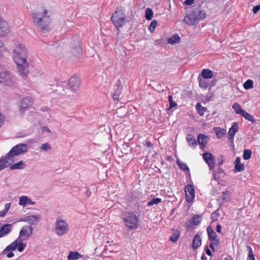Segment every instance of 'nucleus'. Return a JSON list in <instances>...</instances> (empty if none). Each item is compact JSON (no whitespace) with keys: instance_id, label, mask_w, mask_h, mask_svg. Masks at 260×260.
<instances>
[{"instance_id":"obj_1","label":"nucleus","mask_w":260,"mask_h":260,"mask_svg":"<svg viewBox=\"0 0 260 260\" xmlns=\"http://www.w3.org/2000/svg\"><path fill=\"white\" fill-rule=\"evenodd\" d=\"M27 51L23 44H19L13 49V58L17 64L20 75L25 76L28 73V64L26 61Z\"/></svg>"},{"instance_id":"obj_2","label":"nucleus","mask_w":260,"mask_h":260,"mask_svg":"<svg viewBox=\"0 0 260 260\" xmlns=\"http://www.w3.org/2000/svg\"><path fill=\"white\" fill-rule=\"evenodd\" d=\"M48 13L47 10H44L43 12H38L32 13L34 24L43 32L48 30V26L50 23L51 19L49 16L47 15Z\"/></svg>"},{"instance_id":"obj_3","label":"nucleus","mask_w":260,"mask_h":260,"mask_svg":"<svg viewBox=\"0 0 260 260\" xmlns=\"http://www.w3.org/2000/svg\"><path fill=\"white\" fill-rule=\"evenodd\" d=\"M206 16V12L202 10L200 6H193L191 8V12L184 18L183 21L189 25H193L203 20Z\"/></svg>"},{"instance_id":"obj_4","label":"nucleus","mask_w":260,"mask_h":260,"mask_svg":"<svg viewBox=\"0 0 260 260\" xmlns=\"http://www.w3.org/2000/svg\"><path fill=\"white\" fill-rule=\"evenodd\" d=\"M124 225L129 230H136L139 225L138 217L133 212H125L122 218Z\"/></svg>"},{"instance_id":"obj_5","label":"nucleus","mask_w":260,"mask_h":260,"mask_svg":"<svg viewBox=\"0 0 260 260\" xmlns=\"http://www.w3.org/2000/svg\"><path fill=\"white\" fill-rule=\"evenodd\" d=\"M114 26L118 28L121 27L125 22V15L122 9H117L111 18Z\"/></svg>"},{"instance_id":"obj_6","label":"nucleus","mask_w":260,"mask_h":260,"mask_svg":"<svg viewBox=\"0 0 260 260\" xmlns=\"http://www.w3.org/2000/svg\"><path fill=\"white\" fill-rule=\"evenodd\" d=\"M28 146L26 144L20 143L13 147L8 153L7 157L13 161V157L23 154L27 151Z\"/></svg>"},{"instance_id":"obj_7","label":"nucleus","mask_w":260,"mask_h":260,"mask_svg":"<svg viewBox=\"0 0 260 260\" xmlns=\"http://www.w3.org/2000/svg\"><path fill=\"white\" fill-rule=\"evenodd\" d=\"M55 230L56 234L58 236H62L68 233L69 226L68 223L62 219H57L56 221Z\"/></svg>"},{"instance_id":"obj_8","label":"nucleus","mask_w":260,"mask_h":260,"mask_svg":"<svg viewBox=\"0 0 260 260\" xmlns=\"http://www.w3.org/2000/svg\"><path fill=\"white\" fill-rule=\"evenodd\" d=\"M202 215L196 214L193 216L190 220H188L184 224L185 229L189 231L190 229H193V226L199 225L202 221Z\"/></svg>"},{"instance_id":"obj_9","label":"nucleus","mask_w":260,"mask_h":260,"mask_svg":"<svg viewBox=\"0 0 260 260\" xmlns=\"http://www.w3.org/2000/svg\"><path fill=\"white\" fill-rule=\"evenodd\" d=\"M33 228L28 225L23 226L19 233V236L17 238L20 240H26L32 233Z\"/></svg>"},{"instance_id":"obj_10","label":"nucleus","mask_w":260,"mask_h":260,"mask_svg":"<svg viewBox=\"0 0 260 260\" xmlns=\"http://www.w3.org/2000/svg\"><path fill=\"white\" fill-rule=\"evenodd\" d=\"M184 191L186 201L191 203L194 200L195 196L194 186L191 184L187 185L185 187Z\"/></svg>"},{"instance_id":"obj_11","label":"nucleus","mask_w":260,"mask_h":260,"mask_svg":"<svg viewBox=\"0 0 260 260\" xmlns=\"http://www.w3.org/2000/svg\"><path fill=\"white\" fill-rule=\"evenodd\" d=\"M239 128L238 123L235 122L229 129V140L233 149H234V138L236 134L238 132Z\"/></svg>"},{"instance_id":"obj_12","label":"nucleus","mask_w":260,"mask_h":260,"mask_svg":"<svg viewBox=\"0 0 260 260\" xmlns=\"http://www.w3.org/2000/svg\"><path fill=\"white\" fill-rule=\"evenodd\" d=\"M32 98L30 96L24 98L20 102V111L24 113V111L31 105Z\"/></svg>"},{"instance_id":"obj_13","label":"nucleus","mask_w":260,"mask_h":260,"mask_svg":"<svg viewBox=\"0 0 260 260\" xmlns=\"http://www.w3.org/2000/svg\"><path fill=\"white\" fill-rule=\"evenodd\" d=\"M122 86L121 84V81L120 79H118L117 81L115 91L114 93L112 94V98L114 101H118L119 100V96L121 94L122 90Z\"/></svg>"},{"instance_id":"obj_14","label":"nucleus","mask_w":260,"mask_h":260,"mask_svg":"<svg viewBox=\"0 0 260 260\" xmlns=\"http://www.w3.org/2000/svg\"><path fill=\"white\" fill-rule=\"evenodd\" d=\"M12 230V224H5L3 225L0 223V238L5 237L9 234Z\"/></svg>"},{"instance_id":"obj_15","label":"nucleus","mask_w":260,"mask_h":260,"mask_svg":"<svg viewBox=\"0 0 260 260\" xmlns=\"http://www.w3.org/2000/svg\"><path fill=\"white\" fill-rule=\"evenodd\" d=\"M80 84V81L78 77H72L69 81L68 86L71 90L75 92L76 90V88L79 87Z\"/></svg>"},{"instance_id":"obj_16","label":"nucleus","mask_w":260,"mask_h":260,"mask_svg":"<svg viewBox=\"0 0 260 260\" xmlns=\"http://www.w3.org/2000/svg\"><path fill=\"white\" fill-rule=\"evenodd\" d=\"M202 232H198L197 234L194 236L192 240V249L193 250L197 249L199 248L202 244V240L200 238V236L202 234Z\"/></svg>"},{"instance_id":"obj_17","label":"nucleus","mask_w":260,"mask_h":260,"mask_svg":"<svg viewBox=\"0 0 260 260\" xmlns=\"http://www.w3.org/2000/svg\"><path fill=\"white\" fill-rule=\"evenodd\" d=\"M13 162V161L11 160L10 158L7 157V154L4 157H1L0 158V170L10 166Z\"/></svg>"},{"instance_id":"obj_18","label":"nucleus","mask_w":260,"mask_h":260,"mask_svg":"<svg viewBox=\"0 0 260 260\" xmlns=\"http://www.w3.org/2000/svg\"><path fill=\"white\" fill-rule=\"evenodd\" d=\"M207 232L208 233L209 239L214 241V243L215 245H217L219 243V241L217 239H216L217 234L216 232L213 231L210 226H208L207 227Z\"/></svg>"},{"instance_id":"obj_19","label":"nucleus","mask_w":260,"mask_h":260,"mask_svg":"<svg viewBox=\"0 0 260 260\" xmlns=\"http://www.w3.org/2000/svg\"><path fill=\"white\" fill-rule=\"evenodd\" d=\"M203 158L209 166L212 168L214 167V157L210 153L206 152L203 155Z\"/></svg>"},{"instance_id":"obj_20","label":"nucleus","mask_w":260,"mask_h":260,"mask_svg":"<svg viewBox=\"0 0 260 260\" xmlns=\"http://www.w3.org/2000/svg\"><path fill=\"white\" fill-rule=\"evenodd\" d=\"M35 202L31 201V200L28 198L27 196H23L19 197V205L23 207H25L26 205H35Z\"/></svg>"},{"instance_id":"obj_21","label":"nucleus","mask_w":260,"mask_h":260,"mask_svg":"<svg viewBox=\"0 0 260 260\" xmlns=\"http://www.w3.org/2000/svg\"><path fill=\"white\" fill-rule=\"evenodd\" d=\"M9 32L7 23L3 20H0V36H5Z\"/></svg>"},{"instance_id":"obj_22","label":"nucleus","mask_w":260,"mask_h":260,"mask_svg":"<svg viewBox=\"0 0 260 260\" xmlns=\"http://www.w3.org/2000/svg\"><path fill=\"white\" fill-rule=\"evenodd\" d=\"M39 216L30 215L25 217L23 221L30 224L35 225L39 222Z\"/></svg>"},{"instance_id":"obj_23","label":"nucleus","mask_w":260,"mask_h":260,"mask_svg":"<svg viewBox=\"0 0 260 260\" xmlns=\"http://www.w3.org/2000/svg\"><path fill=\"white\" fill-rule=\"evenodd\" d=\"M209 140V138L208 136L202 134H199L197 138L198 142L203 147H205L206 146Z\"/></svg>"},{"instance_id":"obj_24","label":"nucleus","mask_w":260,"mask_h":260,"mask_svg":"<svg viewBox=\"0 0 260 260\" xmlns=\"http://www.w3.org/2000/svg\"><path fill=\"white\" fill-rule=\"evenodd\" d=\"M240 160V158L238 157L236 158L235 161V172H239L244 170V165L241 164Z\"/></svg>"},{"instance_id":"obj_25","label":"nucleus","mask_w":260,"mask_h":260,"mask_svg":"<svg viewBox=\"0 0 260 260\" xmlns=\"http://www.w3.org/2000/svg\"><path fill=\"white\" fill-rule=\"evenodd\" d=\"M19 241L18 239H17L15 241L13 242L11 244L8 245L2 252L3 254H5L8 251H10L11 250H15L17 246V242Z\"/></svg>"},{"instance_id":"obj_26","label":"nucleus","mask_w":260,"mask_h":260,"mask_svg":"<svg viewBox=\"0 0 260 260\" xmlns=\"http://www.w3.org/2000/svg\"><path fill=\"white\" fill-rule=\"evenodd\" d=\"M198 79H199V86L202 88L206 89L208 87L209 85L210 86H214L215 85L214 83H211V85L208 84L206 81L207 79L200 78L199 77Z\"/></svg>"},{"instance_id":"obj_27","label":"nucleus","mask_w":260,"mask_h":260,"mask_svg":"<svg viewBox=\"0 0 260 260\" xmlns=\"http://www.w3.org/2000/svg\"><path fill=\"white\" fill-rule=\"evenodd\" d=\"M186 141L188 143L189 145L192 147H195L197 145V141L192 135L188 134L187 135Z\"/></svg>"},{"instance_id":"obj_28","label":"nucleus","mask_w":260,"mask_h":260,"mask_svg":"<svg viewBox=\"0 0 260 260\" xmlns=\"http://www.w3.org/2000/svg\"><path fill=\"white\" fill-rule=\"evenodd\" d=\"M25 165L23 164V162L21 160L19 162L14 164V165H12L10 166V170H14L16 169H23L25 168Z\"/></svg>"},{"instance_id":"obj_29","label":"nucleus","mask_w":260,"mask_h":260,"mask_svg":"<svg viewBox=\"0 0 260 260\" xmlns=\"http://www.w3.org/2000/svg\"><path fill=\"white\" fill-rule=\"evenodd\" d=\"M196 110L200 116H203L205 113L208 111L207 108L202 106L200 103H197Z\"/></svg>"},{"instance_id":"obj_30","label":"nucleus","mask_w":260,"mask_h":260,"mask_svg":"<svg viewBox=\"0 0 260 260\" xmlns=\"http://www.w3.org/2000/svg\"><path fill=\"white\" fill-rule=\"evenodd\" d=\"M203 78L210 79L213 76L212 72L209 69H204L201 73Z\"/></svg>"},{"instance_id":"obj_31","label":"nucleus","mask_w":260,"mask_h":260,"mask_svg":"<svg viewBox=\"0 0 260 260\" xmlns=\"http://www.w3.org/2000/svg\"><path fill=\"white\" fill-rule=\"evenodd\" d=\"M81 257L80 254L78 252H70L68 256V260H77Z\"/></svg>"},{"instance_id":"obj_32","label":"nucleus","mask_w":260,"mask_h":260,"mask_svg":"<svg viewBox=\"0 0 260 260\" xmlns=\"http://www.w3.org/2000/svg\"><path fill=\"white\" fill-rule=\"evenodd\" d=\"M214 132L216 133L217 137L221 138L224 135L226 134V129L220 127H215Z\"/></svg>"},{"instance_id":"obj_33","label":"nucleus","mask_w":260,"mask_h":260,"mask_svg":"<svg viewBox=\"0 0 260 260\" xmlns=\"http://www.w3.org/2000/svg\"><path fill=\"white\" fill-rule=\"evenodd\" d=\"M180 38L178 35H174L168 39V42L170 44H176L179 42Z\"/></svg>"},{"instance_id":"obj_34","label":"nucleus","mask_w":260,"mask_h":260,"mask_svg":"<svg viewBox=\"0 0 260 260\" xmlns=\"http://www.w3.org/2000/svg\"><path fill=\"white\" fill-rule=\"evenodd\" d=\"M232 108L234 109L235 113L237 114L241 115L244 111V110L242 109L241 106L237 103H235L233 105Z\"/></svg>"},{"instance_id":"obj_35","label":"nucleus","mask_w":260,"mask_h":260,"mask_svg":"<svg viewBox=\"0 0 260 260\" xmlns=\"http://www.w3.org/2000/svg\"><path fill=\"white\" fill-rule=\"evenodd\" d=\"M243 117H244L246 119L248 120V121H250L252 122H255V120L254 118L250 115L248 113L246 112L244 110V111L242 112V113L241 114Z\"/></svg>"},{"instance_id":"obj_36","label":"nucleus","mask_w":260,"mask_h":260,"mask_svg":"<svg viewBox=\"0 0 260 260\" xmlns=\"http://www.w3.org/2000/svg\"><path fill=\"white\" fill-rule=\"evenodd\" d=\"M153 11L150 8L146 9L145 11V18L148 20H150L153 17Z\"/></svg>"},{"instance_id":"obj_37","label":"nucleus","mask_w":260,"mask_h":260,"mask_svg":"<svg viewBox=\"0 0 260 260\" xmlns=\"http://www.w3.org/2000/svg\"><path fill=\"white\" fill-rule=\"evenodd\" d=\"M23 240H20L18 242H17V250L19 252H21L24 250V248L26 246V243H23L22 241Z\"/></svg>"},{"instance_id":"obj_38","label":"nucleus","mask_w":260,"mask_h":260,"mask_svg":"<svg viewBox=\"0 0 260 260\" xmlns=\"http://www.w3.org/2000/svg\"><path fill=\"white\" fill-rule=\"evenodd\" d=\"M252 151L250 149H245L243 151V159L248 160L251 156Z\"/></svg>"},{"instance_id":"obj_39","label":"nucleus","mask_w":260,"mask_h":260,"mask_svg":"<svg viewBox=\"0 0 260 260\" xmlns=\"http://www.w3.org/2000/svg\"><path fill=\"white\" fill-rule=\"evenodd\" d=\"M177 164L181 170L183 171H189V168L185 163L182 162L179 159H177Z\"/></svg>"},{"instance_id":"obj_40","label":"nucleus","mask_w":260,"mask_h":260,"mask_svg":"<svg viewBox=\"0 0 260 260\" xmlns=\"http://www.w3.org/2000/svg\"><path fill=\"white\" fill-rule=\"evenodd\" d=\"M161 202V199L158 198H154L152 200L149 201L147 203V206H151L153 205H156Z\"/></svg>"},{"instance_id":"obj_41","label":"nucleus","mask_w":260,"mask_h":260,"mask_svg":"<svg viewBox=\"0 0 260 260\" xmlns=\"http://www.w3.org/2000/svg\"><path fill=\"white\" fill-rule=\"evenodd\" d=\"M253 81L252 80L249 79L247 80L244 83V87L246 89H249L250 88H252L253 87Z\"/></svg>"},{"instance_id":"obj_42","label":"nucleus","mask_w":260,"mask_h":260,"mask_svg":"<svg viewBox=\"0 0 260 260\" xmlns=\"http://www.w3.org/2000/svg\"><path fill=\"white\" fill-rule=\"evenodd\" d=\"M157 22L155 20L152 21L149 26L148 29L151 32H153L157 25Z\"/></svg>"},{"instance_id":"obj_43","label":"nucleus","mask_w":260,"mask_h":260,"mask_svg":"<svg viewBox=\"0 0 260 260\" xmlns=\"http://www.w3.org/2000/svg\"><path fill=\"white\" fill-rule=\"evenodd\" d=\"M179 233L178 231L174 232L170 236V240L172 242H176L178 239Z\"/></svg>"},{"instance_id":"obj_44","label":"nucleus","mask_w":260,"mask_h":260,"mask_svg":"<svg viewBox=\"0 0 260 260\" xmlns=\"http://www.w3.org/2000/svg\"><path fill=\"white\" fill-rule=\"evenodd\" d=\"M51 149V146L48 143H45L41 146V149L43 151H46Z\"/></svg>"},{"instance_id":"obj_45","label":"nucleus","mask_w":260,"mask_h":260,"mask_svg":"<svg viewBox=\"0 0 260 260\" xmlns=\"http://www.w3.org/2000/svg\"><path fill=\"white\" fill-rule=\"evenodd\" d=\"M247 248L249 250L248 259L247 260H255V258L254 257V255H253V252H252V249L249 246H247Z\"/></svg>"},{"instance_id":"obj_46","label":"nucleus","mask_w":260,"mask_h":260,"mask_svg":"<svg viewBox=\"0 0 260 260\" xmlns=\"http://www.w3.org/2000/svg\"><path fill=\"white\" fill-rule=\"evenodd\" d=\"M168 99L170 103V108L175 107L177 106V104L173 101L172 95H169Z\"/></svg>"},{"instance_id":"obj_47","label":"nucleus","mask_w":260,"mask_h":260,"mask_svg":"<svg viewBox=\"0 0 260 260\" xmlns=\"http://www.w3.org/2000/svg\"><path fill=\"white\" fill-rule=\"evenodd\" d=\"M216 212L217 211H216L211 214V218L212 222H214L217 220L218 215Z\"/></svg>"},{"instance_id":"obj_48","label":"nucleus","mask_w":260,"mask_h":260,"mask_svg":"<svg viewBox=\"0 0 260 260\" xmlns=\"http://www.w3.org/2000/svg\"><path fill=\"white\" fill-rule=\"evenodd\" d=\"M9 76V74L7 72H2L0 73V78L1 79H5L7 78V77Z\"/></svg>"},{"instance_id":"obj_49","label":"nucleus","mask_w":260,"mask_h":260,"mask_svg":"<svg viewBox=\"0 0 260 260\" xmlns=\"http://www.w3.org/2000/svg\"><path fill=\"white\" fill-rule=\"evenodd\" d=\"M260 10V5H257L254 6L253 8V13L254 14H256Z\"/></svg>"},{"instance_id":"obj_50","label":"nucleus","mask_w":260,"mask_h":260,"mask_svg":"<svg viewBox=\"0 0 260 260\" xmlns=\"http://www.w3.org/2000/svg\"><path fill=\"white\" fill-rule=\"evenodd\" d=\"M11 205V203L6 204L5 205V209L4 210L7 212L8 211V210L10 209Z\"/></svg>"},{"instance_id":"obj_51","label":"nucleus","mask_w":260,"mask_h":260,"mask_svg":"<svg viewBox=\"0 0 260 260\" xmlns=\"http://www.w3.org/2000/svg\"><path fill=\"white\" fill-rule=\"evenodd\" d=\"M194 0H186L184 2L185 4L186 5H191L194 3Z\"/></svg>"},{"instance_id":"obj_52","label":"nucleus","mask_w":260,"mask_h":260,"mask_svg":"<svg viewBox=\"0 0 260 260\" xmlns=\"http://www.w3.org/2000/svg\"><path fill=\"white\" fill-rule=\"evenodd\" d=\"M86 191L85 194L88 198H89L91 195V192L90 191V190L89 188L86 187Z\"/></svg>"},{"instance_id":"obj_53","label":"nucleus","mask_w":260,"mask_h":260,"mask_svg":"<svg viewBox=\"0 0 260 260\" xmlns=\"http://www.w3.org/2000/svg\"><path fill=\"white\" fill-rule=\"evenodd\" d=\"M4 117L0 114V127L4 123Z\"/></svg>"},{"instance_id":"obj_54","label":"nucleus","mask_w":260,"mask_h":260,"mask_svg":"<svg viewBox=\"0 0 260 260\" xmlns=\"http://www.w3.org/2000/svg\"><path fill=\"white\" fill-rule=\"evenodd\" d=\"M42 131L43 132H47L48 133H50L51 132L50 129L48 127H47V126H43L42 127Z\"/></svg>"},{"instance_id":"obj_55","label":"nucleus","mask_w":260,"mask_h":260,"mask_svg":"<svg viewBox=\"0 0 260 260\" xmlns=\"http://www.w3.org/2000/svg\"><path fill=\"white\" fill-rule=\"evenodd\" d=\"M7 212L3 210V211H0V217H4L6 214Z\"/></svg>"},{"instance_id":"obj_56","label":"nucleus","mask_w":260,"mask_h":260,"mask_svg":"<svg viewBox=\"0 0 260 260\" xmlns=\"http://www.w3.org/2000/svg\"><path fill=\"white\" fill-rule=\"evenodd\" d=\"M223 162V157H222V156H221L218 158V164L219 165H221L222 164Z\"/></svg>"},{"instance_id":"obj_57","label":"nucleus","mask_w":260,"mask_h":260,"mask_svg":"<svg viewBox=\"0 0 260 260\" xmlns=\"http://www.w3.org/2000/svg\"><path fill=\"white\" fill-rule=\"evenodd\" d=\"M206 252L207 255H211V250L208 248V247H206Z\"/></svg>"},{"instance_id":"obj_58","label":"nucleus","mask_w":260,"mask_h":260,"mask_svg":"<svg viewBox=\"0 0 260 260\" xmlns=\"http://www.w3.org/2000/svg\"><path fill=\"white\" fill-rule=\"evenodd\" d=\"M214 241H213V243H210L209 244V247L210 248L212 249V250L214 251V250H215V247H214Z\"/></svg>"},{"instance_id":"obj_59","label":"nucleus","mask_w":260,"mask_h":260,"mask_svg":"<svg viewBox=\"0 0 260 260\" xmlns=\"http://www.w3.org/2000/svg\"><path fill=\"white\" fill-rule=\"evenodd\" d=\"M14 256V253L12 252H9L7 253V256L8 258H11Z\"/></svg>"},{"instance_id":"obj_60","label":"nucleus","mask_w":260,"mask_h":260,"mask_svg":"<svg viewBox=\"0 0 260 260\" xmlns=\"http://www.w3.org/2000/svg\"><path fill=\"white\" fill-rule=\"evenodd\" d=\"M221 225L220 224H218L216 226V231L218 233H220L221 232Z\"/></svg>"},{"instance_id":"obj_61","label":"nucleus","mask_w":260,"mask_h":260,"mask_svg":"<svg viewBox=\"0 0 260 260\" xmlns=\"http://www.w3.org/2000/svg\"><path fill=\"white\" fill-rule=\"evenodd\" d=\"M146 146L148 147H151L152 146V144L150 141H146Z\"/></svg>"},{"instance_id":"obj_62","label":"nucleus","mask_w":260,"mask_h":260,"mask_svg":"<svg viewBox=\"0 0 260 260\" xmlns=\"http://www.w3.org/2000/svg\"><path fill=\"white\" fill-rule=\"evenodd\" d=\"M201 259H202V260H206L207 259V257L204 253L202 254V255L201 256Z\"/></svg>"},{"instance_id":"obj_63","label":"nucleus","mask_w":260,"mask_h":260,"mask_svg":"<svg viewBox=\"0 0 260 260\" xmlns=\"http://www.w3.org/2000/svg\"><path fill=\"white\" fill-rule=\"evenodd\" d=\"M173 159V157L171 156H169L167 157L168 160H171Z\"/></svg>"},{"instance_id":"obj_64","label":"nucleus","mask_w":260,"mask_h":260,"mask_svg":"<svg viewBox=\"0 0 260 260\" xmlns=\"http://www.w3.org/2000/svg\"><path fill=\"white\" fill-rule=\"evenodd\" d=\"M75 49L78 51H79V49H80L79 45H77V46H75Z\"/></svg>"}]
</instances>
